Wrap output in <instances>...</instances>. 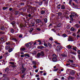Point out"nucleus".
Here are the masks:
<instances>
[{"mask_svg": "<svg viewBox=\"0 0 80 80\" xmlns=\"http://www.w3.org/2000/svg\"><path fill=\"white\" fill-rule=\"evenodd\" d=\"M78 54H80V50L78 51Z\"/></svg>", "mask_w": 80, "mask_h": 80, "instance_id": "63", "label": "nucleus"}, {"mask_svg": "<svg viewBox=\"0 0 80 80\" xmlns=\"http://www.w3.org/2000/svg\"><path fill=\"white\" fill-rule=\"evenodd\" d=\"M9 63H10V64H11V65H15V62H9Z\"/></svg>", "mask_w": 80, "mask_h": 80, "instance_id": "22", "label": "nucleus"}, {"mask_svg": "<svg viewBox=\"0 0 80 80\" xmlns=\"http://www.w3.org/2000/svg\"><path fill=\"white\" fill-rule=\"evenodd\" d=\"M40 53L42 57H44V56H45V53L43 51H41V53Z\"/></svg>", "mask_w": 80, "mask_h": 80, "instance_id": "5", "label": "nucleus"}, {"mask_svg": "<svg viewBox=\"0 0 80 80\" xmlns=\"http://www.w3.org/2000/svg\"><path fill=\"white\" fill-rule=\"evenodd\" d=\"M62 47L60 46H58L57 47V50H59V51H60V50H61L62 49Z\"/></svg>", "mask_w": 80, "mask_h": 80, "instance_id": "4", "label": "nucleus"}, {"mask_svg": "<svg viewBox=\"0 0 80 80\" xmlns=\"http://www.w3.org/2000/svg\"><path fill=\"white\" fill-rule=\"evenodd\" d=\"M8 8V7H3L2 8V9L3 10H5L7 9Z\"/></svg>", "mask_w": 80, "mask_h": 80, "instance_id": "31", "label": "nucleus"}, {"mask_svg": "<svg viewBox=\"0 0 80 80\" xmlns=\"http://www.w3.org/2000/svg\"><path fill=\"white\" fill-rule=\"evenodd\" d=\"M39 48H40V49H42V48H43L44 47H43V46H39Z\"/></svg>", "mask_w": 80, "mask_h": 80, "instance_id": "50", "label": "nucleus"}, {"mask_svg": "<svg viewBox=\"0 0 80 80\" xmlns=\"http://www.w3.org/2000/svg\"><path fill=\"white\" fill-rule=\"evenodd\" d=\"M4 38H3V37H2V38H1V40L2 41V42H3L4 39Z\"/></svg>", "mask_w": 80, "mask_h": 80, "instance_id": "38", "label": "nucleus"}, {"mask_svg": "<svg viewBox=\"0 0 80 80\" xmlns=\"http://www.w3.org/2000/svg\"><path fill=\"white\" fill-rule=\"evenodd\" d=\"M24 57H30V55L27 53H26L24 54Z\"/></svg>", "mask_w": 80, "mask_h": 80, "instance_id": "18", "label": "nucleus"}, {"mask_svg": "<svg viewBox=\"0 0 80 80\" xmlns=\"http://www.w3.org/2000/svg\"><path fill=\"white\" fill-rule=\"evenodd\" d=\"M49 39V40H51V41H52V40H53V38H52V37H50Z\"/></svg>", "mask_w": 80, "mask_h": 80, "instance_id": "54", "label": "nucleus"}, {"mask_svg": "<svg viewBox=\"0 0 80 80\" xmlns=\"http://www.w3.org/2000/svg\"><path fill=\"white\" fill-rule=\"evenodd\" d=\"M32 45V43L31 42L28 43L26 44V47H30V46H31Z\"/></svg>", "mask_w": 80, "mask_h": 80, "instance_id": "8", "label": "nucleus"}, {"mask_svg": "<svg viewBox=\"0 0 80 80\" xmlns=\"http://www.w3.org/2000/svg\"><path fill=\"white\" fill-rule=\"evenodd\" d=\"M77 15V14H75L74 13H72L71 15L69 16L70 18H72L71 20H73V18H74Z\"/></svg>", "mask_w": 80, "mask_h": 80, "instance_id": "1", "label": "nucleus"}, {"mask_svg": "<svg viewBox=\"0 0 80 80\" xmlns=\"http://www.w3.org/2000/svg\"><path fill=\"white\" fill-rule=\"evenodd\" d=\"M6 44L7 45H10V42H6Z\"/></svg>", "mask_w": 80, "mask_h": 80, "instance_id": "52", "label": "nucleus"}, {"mask_svg": "<svg viewBox=\"0 0 80 80\" xmlns=\"http://www.w3.org/2000/svg\"><path fill=\"white\" fill-rule=\"evenodd\" d=\"M71 54H74V55H76V52H74L73 51H71Z\"/></svg>", "mask_w": 80, "mask_h": 80, "instance_id": "28", "label": "nucleus"}, {"mask_svg": "<svg viewBox=\"0 0 80 80\" xmlns=\"http://www.w3.org/2000/svg\"><path fill=\"white\" fill-rule=\"evenodd\" d=\"M52 60L53 62H56L57 61V58H52Z\"/></svg>", "mask_w": 80, "mask_h": 80, "instance_id": "11", "label": "nucleus"}, {"mask_svg": "<svg viewBox=\"0 0 80 80\" xmlns=\"http://www.w3.org/2000/svg\"><path fill=\"white\" fill-rule=\"evenodd\" d=\"M28 17L30 18H32V16L31 14H28Z\"/></svg>", "mask_w": 80, "mask_h": 80, "instance_id": "43", "label": "nucleus"}, {"mask_svg": "<svg viewBox=\"0 0 80 80\" xmlns=\"http://www.w3.org/2000/svg\"><path fill=\"white\" fill-rule=\"evenodd\" d=\"M20 4L21 5H24V3L23 2L20 3Z\"/></svg>", "mask_w": 80, "mask_h": 80, "instance_id": "56", "label": "nucleus"}, {"mask_svg": "<svg viewBox=\"0 0 80 80\" xmlns=\"http://www.w3.org/2000/svg\"><path fill=\"white\" fill-rule=\"evenodd\" d=\"M20 70H23L26 71L27 70V68H24V67H23V65H22L21 68H20Z\"/></svg>", "mask_w": 80, "mask_h": 80, "instance_id": "6", "label": "nucleus"}, {"mask_svg": "<svg viewBox=\"0 0 80 80\" xmlns=\"http://www.w3.org/2000/svg\"><path fill=\"white\" fill-rule=\"evenodd\" d=\"M61 56L62 57H67V54L62 53L61 54Z\"/></svg>", "mask_w": 80, "mask_h": 80, "instance_id": "10", "label": "nucleus"}, {"mask_svg": "<svg viewBox=\"0 0 80 80\" xmlns=\"http://www.w3.org/2000/svg\"><path fill=\"white\" fill-rule=\"evenodd\" d=\"M10 46H7L6 47V50H8V49H9V48H10Z\"/></svg>", "mask_w": 80, "mask_h": 80, "instance_id": "26", "label": "nucleus"}, {"mask_svg": "<svg viewBox=\"0 0 80 80\" xmlns=\"http://www.w3.org/2000/svg\"><path fill=\"white\" fill-rule=\"evenodd\" d=\"M66 28L67 29H69V28H70V27L69 26H67Z\"/></svg>", "mask_w": 80, "mask_h": 80, "instance_id": "49", "label": "nucleus"}, {"mask_svg": "<svg viewBox=\"0 0 80 80\" xmlns=\"http://www.w3.org/2000/svg\"><path fill=\"white\" fill-rule=\"evenodd\" d=\"M36 22L37 23H40V22H41V20L40 19H38L36 20Z\"/></svg>", "mask_w": 80, "mask_h": 80, "instance_id": "16", "label": "nucleus"}, {"mask_svg": "<svg viewBox=\"0 0 80 80\" xmlns=\"http://www.w3.org/2000/svg\"><path fill=\"white\" fill-rule=\"evenodd\" d=\"M0 34H5V32H0Z\"/></svg>", "mask_w": 80, "mask_h": 80, "instance_id": "53", "label": "nucleus"}, {"mask_svg": "<svg viewBox=\"0 0 80 80\" xmlns=\"http://www.w3.org/2000/svg\"><path fill=\"white\" fill-rule=\"evenodd\" d=\"M11 33H13L14 32V29H12L11 30Z\"/></svg>", "mask_w": 80, "mask_h": 80, "instance_id": "45", "label": "nucleus"}, {"mask_svg": "<svg viewBox=\"0 0 80 80\" xmlns=\"http://www.w3.org/2000/svg\"><path fill=\"white\" fill-rule=\"evenodd\" d=\"M36 3H37V5H42V2H35Z\"/></svg>", "mask_w": 80, "mask_h": 80, "instance_id": "7", "label": "nucleus"}, {"mask_svg": "<svg viewBox=\"0 0 80 80\" xmlns=\"http://www.w3.org/2000/svg\"><path fill=\"white\" fill-rule=\"evenodd\" d=\"M19 38H22V34H20L19 36Z\"/></svg>", "mask_w": 80, "mask_h": 80, "instance_id": "57", "label": "nucleus"}, {"mask_svg": "<svg viewBox=\"0 0 80 80\" xmlns=\"http://www.w3.org/2000/svg\"><path fill=\"white\" fill-rule=\"evenodd\" d=\"M32 53V54H33V55H35V54L37 53V52L35 51H33Z\"/></svg>", "mask_w": 80, "mask_h": 80, "instance_id": "33", "label": "nucleus"}, {"mask_svg": "<svg viewBox=\"0 0 80 80\" xmlns=\"http://www.w3.org/2000/svg\"><path fill=\"white\" fill-rule=\"evenodd\" d=\"M26 71L24 70H21L20 72V73L21 74H22V73H23L25 72Z\"/></svg>", "mask_w": 80, "mask_h": 80, "instance_id": "20", "label": "nucleus"}, {"mask_svg": "<svg viewBox=\"0 0 80 80\" xmlns=\"http://www.w3.org/2000/svg\"><path fill=\"white\" fill-rule=\"evenodd\" d=\"M71 66L72 67H75V64H71Z\"/></svg>", "mask_w": 80, "mask_h": 80, "instance_id": "40", "label": "nucleus"}, {"mask_svg": "<svg viewBox=\"0 0 80 80\" xmlns=\"http://www.w3.org/2000/svg\"><path fill=\"white\" fill-rule=\"evenodd\" d=\"M62 36L63 37H67V35L65 34H62Z\"/></svg>", "mask_w": 80, "mask_h": 80, "instance_id": "47", "label": "nucleus"}, {"mask_svg": "<svg viewBox=\"0 0 80 80\" xmlns=\"http://www.w3.org/2000/svg\"><path fill=\"white\" fill-rule=\"evenodd\" d=\"M75 27H76L77 28H79L80 27V25H78V24H77L75 25Z\"/></svg>", "mask_w": 80, "mask_h": 80, "instance_id": "21", "label": "nucleus"}, {"mask_svg": "<svg viewBox=\"0 0 80 80\" xmlns=\"http://www.w3.org/2000/svg\"><path fill=\"white\" fill-rule=\"evenodd\" d=\"M8 70H9L8 68H6L5 70V72H8Z\"/></svg>", "mask_w": 80, "mask_h": 80, "instance_id": "44", "label": "nucleus"}, {"mask_svg": "<svg viewBox=\"0 0 80 80\" xmlns=\"http://www.w3.org/2000/svg\"><path fill=\"white\" fill-rule=\"evenodd\" d=\"M41 56V54H40V52H38L37 55L38 57H40Z\"/></svg>", "mask_w": 80, "mask_h": 80, "instance_id": "24", "label": "nucleus"}, {"mask_svg": "<svg viewBox=\"0 0 80 80\" xmlns=\"http://www.w3.org/2000/svg\"><path fill=\"white\" fill-rule=\"evenodd\" d=\"M44 45L45 47H48V45H47V43L44 42Z\"/></svg>", "mask_w": 80, "mask_h": 80, "instance_id": "46", "label": "nucleus"}, {"mask_svg": "<svg viewBox=\"0 0 80 80\" xmlns=\"http://www.w3.org/2000/svg\"><path fill=\"white\" fill-rule=\"evenodd\" d=\"M67 47L68 48V49H71L72 48V46L70 45L67 46Z\"/></svg>", "mask_w": 80, "mask_h": 80, "instance_id": "12", "label": "nucleus"}, {"mask_svg": "<svg viewBox=\"0 0 80 80\" xmlns=\"http://www.w3.org/2000/svg\"><path fill=\"white\" fill-rule=\"evenodd\" d=\"M33 67L34 68H37V66L36 65H34V66H33Z\"/></svg>", "mask_w": 80, "mask_h": 80, "instance_id": "55", "label": "nucleus"}, {"mask_svg": "<svg viewBox=\"0 0 80 80\" xmlns=\"http://www.w3.org/2000/svg\"><path fill=\"white\" fill-rule=\"evenodd\" d=\"M80 29L78 30V31L77 32V33H80Z\"/></svg>", "mask_w": 80, "mask_h": 80, "instance_id": "64", "label": "nucleus"}, {"mask_svg": "<svg viewBox=\"0 0 80 80\" xmlns=\"http://www.w3.org/2000/svg\"><path fill=\"white\" fill-rule=\"evenodd\" d=\"M75 73V71L72 70L70 72V74L71 75H74Z\"/></svg>", "mask_w": 80, "mask_h": 80, "instance_id": "3", "label": "nucleus"}, {"mask_svg": "<svg viewBox=\"0 0 80 80\" xmlns=\"http://www.w3.org/2000/svg\"><path fill=\"white\" fill-rule=\"evenodd\" d=\"M17 67V66L16 65L12 66V67L13 68H15V67Z\"/></svg>", "mask_w": 80, "mask_h": 80, "instance_id": "61", "label": "nucleus"}, {"mask_svg": "<svg viewBox=\"0 0 80 80\" xmlns=\"http://www.w3.org/2000/svg\"><path fill=\"white\" fill-rule=\"evenodd\" d=\"M72 0H70L69 3L70 5H71V4L72 3Z\"/></svg>", "mask_w": 80, "mask_h": 80, "instance_id": "48", "label": "nucleus"}, {"mask_svg": "<svg viewBox=\"0 0 80 80\" xmlns=\"http://www.w3.org/2000/svg\"><path fill=\"white\" fill-rule=\"evenodd\" d=\"M58 68H55V69H54L53 70V71H54V72H57L58 71Z\"/></svg>", "mask_w": 80, "mask_h": 80, "instance_id": "39", "label": "nucleus"}, {"mask_svg": "<svg viewBox=\"0 0 80 80\" xmlns=\"http://www.w3.org/2000/svg\"><path fill=\"white\" fill-rule=\"evenodd\" d=\"M61 26H62V24H61V23H59L58 25L57 26V27H61Z\"/></svg>", "mask_w": 80, "mask_h": 80, "instance_id": "36", "label": "nucleus"}, {"mask_svg": "<svg viewBox=\"0 0 80 80\" xmlns=\"http://www.w3.org/2000/svg\"><path fill=\"white\" fill-rule=\"evenodd\" d=\"M57 14H58V16H61V15H62V13L60 12H58V13H57Z\"/></svg>", "mask_w": 80, "mask_h": 80, "instance_id": "25", "label": "nucleus"}, {"mask_svg": "<svg viewBox=\"0 0 80 80\" xmlns=\"http://www.w3.org/2000/svg\"><path fill=\"white\" fill-rule=\"evenodd\" d=\"M18 13V11H16L15 12V14H16V15H17Z\"/></svg>", "mask_w": 80, "mask_h": 80, "instance_id": "62", "label": "nucleus"}, {"mask_svg": "<svg viewBox=\"0 0 80 80\" xmlns=\"http://www.w3.org/2000/svg\"><path fill=\"white\" fill-rule=\"evenodd\" d=\"M53 58H57V55L55 54H53L52 55Z\"/></svg>", "mask_w": 80, "mask_h": 80, "instance_id": "15", "label": "nucleus"}, {"mask_svg": "<svg viewBox=\"0 0 80 80\" xmlns=\"http://www.w3.org/2000/svg\"><path fill=\"white\" fill-rule=\"evenodd\" d=\"M13 50V48H11L8 50V52L9 53H10L11 52H12Z\"/></svg>", "mask_w": 80, "mask_h": 80, "instance_id": "9", "label": "nucleus"}, {"mask_svg": "<svg viewBox=\"0 0 80 80\" xmlns=\"http://www.w3.org/2000/svg\"><path fill=\"white\" fill-rule=\"evenodd\" d=\"M32 24L31 25V26L32 27L34 26L35 25V21H34L32 22Z\"/></svg>", "mask_w": 80, "mask_h": 80, "instance_id": "32", "label": "nucleus"}, {"mask_svg": "<svg viewBox=\"0 0 80 80\" xmlns=\"http://www.w3.org/2000/svg\"><path fill=\"white\" fill-rule=\"evenodd\" d=\"M48 44L49 46V47H50V48H52V45H51V44H50V43L49 42L48 43Z\"/></svg>", "mask_w": 80, "mask_h": 80, "instance_id": "34", "label": "nucleus"}, {"mask_svg": "<svg viewBox=\"0 0 80 80\" xmlns=\"http://www.w3.org/2000/svg\"><path fill=\"white\" fill-rule=\"evenodd\" d=\"M61 9L62 10H65V6L64 5H62L61 6Z\"/></svg>", "mask_w": 80, "mask_h": 80, "instance_id": "13", "label": "nucleus"}, {"mask_svg": "<svg viewBox=\"0 0 80 80\" xmlns=\"http://www.w3.org/2000/svg\"><path fill=\"white\" fill-rule=\"evenodd\" d=\"M24 55H21V57L22 58L23 57H24Z\"/></svg>", "mask_w": 80, "mask_h": 80, "instance_id": "59", "label": "nucleus"}, {"mask_svg": "<svg viewBox=\"0 0 80 80\" xmlns=\"http://www.w3.org/2000/svg\"><path fill=\"white\" fill-rule=\"evenodd\" d=\"M23 27H25V26H23V24H20L19 25L20 28H23Z\"/></svg>", "mask_w": 80, "mask_h": 80, "instance_id": "17", "label": "nucleus"}, {"mask_svg": "<svg viewBox=\"0 0 80 80\" xmlns=\"http://www.w3.org/2000/svg\"><path fill=\"white\" fill-rule=\"evenodd\" d=\"M11 24H12V25L13 26L14 25H15V21H13L11 23Z\"/></svg>", "mask_w": 80, "mask_h": 80, "instance_id": "41", "label": "nucleus"}, {"mask_svg": "<svg viewBox=\"0 0 80 80\" xmlns=\"http://www.w3.org/2000/svg\"><path fill=\"white\" fill-rule=\"evenodd\" d=\"M73 50H74L75 52H76L77 51V48L76 47H74L72 48Z\"/></svg>", "mask_w": 80, "mask_h": 80, "instance_id": "14", "label": "nucleus"}, {"mask_svg": "<svg viewBox=\"0 0 80 80\" xmlns=\"http://www.w3.org/2000/svg\"><path fill=\"white\" fill-rule=\"evenodd\" d=\"M45 11L42 10L41 11V14H44V13H45Z\"/></svg>", "mask_w": 80, "mask_h": 80, "instance_id": "37", "label": "nucleus"}, {"mask_svg": "<svg viewBox=\"0 0 80 80\" xmlns=\"http://www.w3.org/2000/svg\"><path fill=\"white\" fill-rule=\"evenodd\" d=\"M44 22H45V23L47 22V18H46L44 19Z\"/></svg>", "mask_w": 80, "mask_h": 80, "instance_id": "35", "label": "nucleus"}, {"mask_svg": "<svg viewBox=\"0 0 80 80\" xmlns=\"http://www.w3.org/2000/svg\"><path fill=\"white\" fill-rule=\"evenodd\" d=\"M33 28H31L29 30V32L31 33V32L33 31Z\"/></svg>", "mask_w": 80, "mask_h": 80, "instance_id": "27", "label": "nucleus"}, {"mask_svg": "<svg viewBox=\"0 0 80 80\" xmlns=\"http://www.w3.org/2000/svg\"><path fill=\"white\" fill-rule=\"evenodd\" d=\"M25 49V48H20V50H21V51H24Z\"/></svg>", "mask_w": 80, "mask_h": 80, "instance_id": "19", "label": "nucleus"}, {"mask_svg": "<svg viewBox=\"0 0 80 80\" xmlns=\"http://www.w3.org/2000/svg\"><path fill=\"white\" fill-rule=\"evenodd\" d=\"M12 40H14V41H15V42H17L18 40L16 38H13L12 39Z\"/></svg>", "mask_w": 80, "mask_h": 80, "instance_id": "29", "label": "nucleus"}, {"mask_svg": "<svg viewBox=\"0 0 80 80\" xmlns=\"http://www.w3.org/2000/svg\"><path fill=\"white\" fill-rule=\"evenodd\" d=\"M71 31H72V32H73V31H75V29L73 28L72 27L70 29Z\"/></svg>", "mask_w": 80, "mask_h": 80, "instance_id": "30", "label": "nucleus"}, {"mask_svg": "<svg viewBox=\"0 0 80 80\" xmlns=\"http://www.w3.org/2000/svg\"><path fill=\"white\" fill-rule=\"evenodd\" d=\"M69 61L70 62H71V63H73V60L71 59H68Z\"/></svg>", "mask_w": 80, "mask_h": 80, "instance_id": "42", "label": "nucleus"}, {"mask_svg": "<svg viewBox=\"0 0 80 80\" xmlns=\"http://www.w3.org/2000/svg\"><path fill=\"white\" fill-rule=\"evenodd\" d=\"M25 74H23L22 75V78H24L25 77Z\"/></svg>", "mask_w": 80, "mask_h": 80, "instance_id": "58", "label": "nucleus"}, {"mask_svg": "<svg viewBox=\"0 0 80 80\" xmlns=\"http://www.w3.org/2000/svg\"><path fill=\"white\" fill-rule=\"evenodd\" d=\"M32 64H33V65H37V62L35 61H32Z\"/></svg>", "mask_w": 80, "mask_h": 80, "instance_id": "23", "label": "nucleus"}, {"mask_svg": "<svg viewBox=\"0 0 80 80\" xmlns=\"http://www.w3.org/2000/svg\"><path fill=\"white\" fill-rule=\"evenodd\" d=\"M70 78L72 80H73V79H74L75 78H74V77H71Z\"/></svg>", "mask_w": 80, "mask_h": 80, "instance_id": "60", "label": "nucleus"}, {"mask_svg": "<svg viewBox=\"0 0 80 80\" xmlns=\"http://www.w3.org/2000/svg\"><path fill=\"white\" fill-rule=\"evenodd\" d=\"M1 30H5V28L3 26L2 27Z\"/></svg>", "mask_w": 80, "mask_h": 80, "instance_id": "51", "label": "nucleus"}, {"mask_svg": "<svg viewBox=\"0 0 80 80\" xmlns=\"http://www.w3.org/2000/svg\"><path fill=\"white\" fill-rule=\"evenodd\" d=\"M68 42H73V39L71 36H69L68 38Z\"/></svg>", "mask_w": 80, "mask_h": 80, "instance_id": "2", "label": "nucleus"}]
</instances>
